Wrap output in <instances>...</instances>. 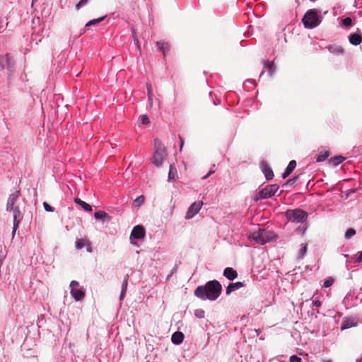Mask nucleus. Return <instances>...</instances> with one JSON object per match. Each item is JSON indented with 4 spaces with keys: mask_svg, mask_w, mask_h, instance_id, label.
<instances>
[{
    "mask_svg": "<svg viewBox=\"0 0 362 362\" xmlns=\"http://www.w3.org/2000/svg\"><path fill=\"white\" fill-rule=\"evenodd\" d=\"M358 254V256L356 259V262H362V251L359 252Z\"/></svg>",
    "mask_w": 362,
    "mask_h": 362,
    "instance_id": "c03bdc74",
    "label": "nucleus"
},
{
    "mask_svg": "<svg viewBox=\"0 0 362 362\" xmlns=\"http://www.w3.org/2000/svg\"><path fill=\"white\" fill-rule=\"evenodd\" d=\"M79 283L76 281H71L70 283L71 294L76 300H81L85 297V291L83 287L78 288Z\"/></svg>",
    "mask_w": 362,
    "mask_h": 362,
    "instance_id": "0eeeda50",
    "label": "nucleus"
},
{
    "mask_svg": "<svg viewBox=\"0 0 362 362\" xmlns=\"http://www.w3.org/2000/svg\"><path fill=\"white\" fill-rule=\"evenodd\" d=\"M286 216L289 221L296 223L303 222L308 217L307 213L301 209L288 210Z\"/></svg>",
    "mask_w": 362,
    "mask_h": 362,
    "instance_id": "423d86ee",
    "label": "nucleus"
},
{
    "mask_svg": "<svg viewBox=\"0 0 362 362\" xmlns=\"http://www.w3.org/2000/svg\"><path fill=\"white\" fill-rule=\"evenodd\" d=\"M43 206L45 211L48 212H53L54 208L49 205L47 202H43Z\"/></svg>",
    "mask_w": 362,
    "mask_h": 362,
    "instance_id": "c9c22d12",
    "label": "nucleus"
},
{
    "mask_svg": "<svg viewBox=\"0 0 362 362\" xmlns=\"http://www.w3.org/2000/svg\"><path fill=\"white\" fill-rule=\"evenodd\" d=\"M214 173V170H211L209 173L207 175H206L205 176H204L202 177L203 180H205L209 176H210L211 174Z\"/></svg>",
    "mask_w": 362,
    "mask_h": 362,
    "instance_id": "a18cd8bd",
    "label": "nucleus"
},
{
    "mask_svg": "<svg viewBox=\"0 0 362 362\" xmlns=\"http://www.w3.org/2000/svg\"><path fill=\"white\" fill-rule=\"evenodd\" d=\"M184 334L181 332H175L173 335L171 340L175 344H180L183 341Z\"/></svg>",
    "mask_w": 362,
    "mask_h": 362,
    "instance_id": "f3484780",
    "label": "nucleus"
},
{
    "mask_svg": "<svg viewBox=\"0 0 362 362\" xmlns=\"http://www.w3.org/2000/svg\"><path fill=\"white\" fill-rule=\"evenodd\" d=\"M88 239L86 238L77 239V240L76 241V247L78 250H81L86 245H88Z\"/></svg>",
    "mask_w": 362,
    "mask_h": 362,
    "instance_id": "4be33fe9",
    "label": "nucleus"
},
{
    "mask_svg": "<svg viewBox=\"0 0 362 362\" xmlns=\"http://www.w3.org/2000/svg\"><path fill=\"white\" fill-rule=\"evenodd\" d=\"M342 23L346 27L351 26L352 25V19L350 17H346L343 19Z\"/></svg>",
    "mask_w": 362,
    "mask_h": 362,
    "instance_id": "f704fd0d",
    "label": "nucleus"
},
{
    "mask_svg": "<svg viewBox=\"0 0 362 362\" xmlns=\"http://www.w3.org/2000/svg\"><path fill=\"white\" fill-rule=\"evenodd\" d=\"M157 45L160 49L163 54V55H165V52L168 51L170 49V45L168 42H165L163 41H159L157 42Z\"/></svg>",
    "mask_w": 362,
    "mask_h": 362,
    "instance_id": "412c9836",
    "label": "nucleus"
},
{
    "mask_svg": "<svg viewBox=\"0 0 362 362\" xmlns=\"http://www.w3.org/2000/svg\"><path fill=\"white\" fill-rule=\"evenodd\" d=\"M255 332H257V335L259 334V331L257 329H255Z\"/></svg>",
    "mask_w": 362,
    "mask_h": 362,
    "instance_id": "3c124183",
    "label": "nucleus"
},
{
    "mask_svg": "<svg viewBox=\"0 0 362 362\" xmlns=\"http://www.w3.org/2000/svg\"><path fill=\"white\" fill-rule=\"evenodd\" d=\"M132 32H133L134 40L135 43L136 44L138 48L140 49L139 42V40L137 39V37H136V36L135 35L134 30H133Z\"/></svg>",
    "mask_w": 362,
    "mask_h": 362,
    "instance_id": "a19ab883",
    "label": "nucleus"
},
{
    "mask_svg": "<svg viewBox=\"0 0 362 362\" xmlns=\"http://www.w3.org/2000/svg\"><path fill=\"white\" fill-rule=\"evenodd\" d=\"M194 315L198 318H204V311L202 309H197L194 311Z\"/></svg>",
    "mask_w": 362,
    "mask_h": 362,
    "instance_id": "72a5a7b5",
    "label": "nucleus"
},
{
    "mask_svg": "<svg viewBox=\"0 0 362 362\" xmlns=\"http://www.w3.org/2000/svg\"><path fill=\"white\" fill-rule=\"evenodd\" d=\"M344 160L345 158L342 156H337L331 158L330 163H332L333 165H337L342 163Z\"/></svg>",
    "mask_w": 362,
    "mask_h": 362,
    "instance_id": "393cba45",
    "label": "nucleus"
},
{
    "mask_svg": "<svg viewBox=\"0 0 362 362\" xmlns=\"http://www.w3.org/2000/svg\"><path fill=\"white\" fill-rule=\"evenodd\" d=\"M132 32H133L134 40L135 43L136 44L138 48L140 49L139 42V40L137 39V37H136V36L135 35L134 30H133Z\"/></svg>",
    "mask_w": 362,
    "mask_h": 362,
    "instance_id": "79ce46f5",
    "label": "nucleus"
},
{
    "mask_svg": "<svg viewBox=\"0 0 362 362\" xmlns=\"http://www.w3.org/2000/svg\"><path fill=\"white\" fill-rule=\"evenodd\" d=\"M328 49L329 52L336 55H340L344 53V49L340 45H329Z\"/></svg>",
    "mask_w": 362,
    "mask_h": 362,
    "instance_id": "a211bd4d",
    "label": "nucleus"
},
{
    "mask_svg": "<svg viewBox=\"0 0 362 362\" xmlns=\"http://www.w3.org/2000/svg\"><path fill=\"white\" fill-rule=\"evenodd\" d=\"M223 276L229 280H234L238 276L237 272L231 267H227L223 271Z\"/></svg>",
    "mask_w": 362,
    "mask_h": 362,
    "instance_id": "ddd939ff",
    "label": "nucleus"
},
{
    "mask_svg": "<svg viewBox=\"0 0 362 362\" xmlns=\"http://www.w3.org/2000/svg\"><path fill=\"white\" fill-rule=\"evenodd\" d=\"M128 279H129V275L127 274L124 279V281H123V284H122V292H121V297L120 298H122L126 291H127V284H128Z\"/></svg>",
    "mask_w": 362,
    "mask_h": 362,
    "instance_id": "cd10ccee",
    "label": "nucleus"
},
{
    "mask_svg": "<svg viewBox=\"0 0 362 362\" xmlns=\"http://www.w3.org/2000/svg\"><path fill=\"white\" fill-rule=\"evenodd\" d=\"M261 169L267 180L273 179V170L266 161H262L261 163Z\"/></svg>",
    "mask_w": 362,
    "mask_h": 362,
    "instance_id": "9b49d317",
    "label": "nucleus"
},
{
    "mask_svg": "<svg viewBox=\"0 0 362 362\" xmlns=\"http://www.w3.org/2000/svg\"><path fill=\"white\" fill-rule=\"evenodd\" d=\"M322 362H332V361L327 360V361H323Z\"/></svg>",
    "mask_w": 362,
    "mask_h": 362,
    "instance_id": "8fccbe9b",
    "label": "nucleus"
},
{
    "mask_svg": "<svg viewBox=\"0 0 362 362\" xmlns=\"http://www.w3.org/2000/svg\"><path fill=\"white\" fill-rule=\"evenodd\" d=\"M180 150L182 151V147L184 146V141H183V139H182V138L181 136H180Z\"/></svg>",
    "mask_w": 362,
    "mask_h": 362,
    "instance_id": "49530a36",
    "label": "nucleus"
},
{
    "mask_svg": "<svg viewBox=\"0 0 362 362\" xmlns=\"http://www.w3.org/2000/svg\"><path fill=\"white\" fill-rule=\"evenodd\" d=\"M302 21L306 28H315L320 23L317 11L315 9L308 10L304 15Z\"/></svg>",
    "mask_w": 362,
    "mask_h": 362,
    "instance_id": "39448f33",
    "label": "nucleus"
},
{
    "mask_svg": "<svg viewBox=\"0 0 362 362\" xmlns=\"http://www.w3.org/2000/svg\"><path fill=\"white\" fill-rule=\"evenodd\" d=\"M154 148L155 152L152 158V161L154 165L159 167L163 163V159L167 156V153L163 144L158 139H154Z\"/></svg>",
    "mask_w": 362,
    "mask_h": 362,
    "instance_id": "20e7f679",
    "label": "nucleus"
},
{
    "mask_svg": "<svg viewBox=\"0 0 362 362\" xmlns=\"http://www.w3.org/2000/svg\"><path fill=\"white\" fill-rule=\"evenodd\" d=\"M94 217L98 220L110 221L111 217L104 211H98L94 214Z\"/></svg>",
    "mask_w": 362,
    "mask_h": 362,
    "instance_id": "6ab92c4d",
    "label": "nucleus"
},
{
    "mask_svg": "<svg viewBox=\"0 0 362 362\" xmlns=\"http://www.w3.org/2000/svg\"><path fill=\"white\" fill-rule=\"evenodd\" d=\"M21 196L20 190H17L12 193L7 201L6 211L13 213V234L16 233L20 221L23 218V215L19 209V204L18 203L19 197Z\"/></svg>",
    "mask_w": 362,
    "mask_h": 362,
    "instance_id": "f03ea898",
    "label": "nucleus"
},
{
    "mask_svg": "<svg viewBox=\"0 0 362 362\" xmlns=\"http://www.w3.org/2000/svg\"><path fill=\"white\" fill-rule=\"evenodd\" d=\"M296 167V161L294 160H292L289 162L287 168H286L285 172L282 175V177L284 179L286 178L295 169Z\"/></svg>",
    "mask_w": 362,
    "mask_h": 362,
    "instance_id": "4468645a",
    "label": "nucleus"
},
{
    "mask_svg": "<svg viewBox=\"0 0 362 362\" xmlns=\"http://www.w3.org/2000/svg\"><path fill=\"white\" fill-rule=\"evenodd\" d=\"M357 325V322L353 318H344L341 329V330L349 329L353 327H356Z\"/></svg>",
    "mask_w": 362,
    "mask_h": 362,
    "instance_id": "f8f14e48",
    "label": "nucleus"
},
{
    "mask_svg": "<svg viewBox=\"0 0 362 362\" xmlns=\"http://www.w3.org/2000/svg\"><path fill=\"white\" fill-rule=\"evenodd\" d=\"M86 246L87 247V251L89 252H91V247H90V243L89 241H88V245H87Z\"/></svg>",
    "mask_w": 362,
    "mask_h": 362,
    "instance_id": "de8ad7c7",
    "label": "nucleus"
},
{
    "mask_svg": "<svg viewBox=\"0 0 362 362\" xmlns=\"http://www.w3.org/2000/svg\"><path fill=\"white\" fill-rule=\"evenodd\" d=\"M276 238V236L274 232L262 228H259L258 230L253 232L248 237L251 243L254 242L255 244L259 245H264Z\"/></svg>",
    "mask_w": 362,
    "mask_h": 362,
    "instance_id": "7ed1b4c3",
    "label": "nucleus"
},
{
    "mask_svg": "<svg viewBox=\"0 0 362 362\" xmlns=\"http://www.w3.org/2000/svg\"><path fill=\"white\" fill-rule=\"evenodd\" d=\"M290 362H302V359L296 355H292L290 356Z\"/></svg>",
    "mask_w": 362,
    "mask_h": 362,
    "instance_id": "e433bc0d",
    "label": "nucleus"
},
{
    "mask_svg": "<svg viewBox=\"0 0 362 362\" xmlns=\"http://www.w3.org/2000/svg\"><path fill=\"white\" fill-rule=\"evenodd\" d=\"M144 197L143 195H141L134 200L133 206L136 208H139L144 204Z\"/></svg>",
    "mask_w": 362,
    "mask_h": 362,
    "instance_id": "bb28decb",
    "label": "nucleus"
},
{
    "mask_svg": "<svg viewBox=\"0 0 362 362\" xmlns=\"http://www.w3.org/2000/svg\"><path fill=\"white\" fill-rule=\"evenodd\" d=\"M147 91H148V100L150 102V105H152L153 93H152V88H151V85H149V84L147 85Z\"/></svg>",
    "mask_w": 362,
    "mask_h": 362,
    "instance_id": "473e14b6",
    "label": "nucleus"
},
{
    "mask_svg": "<svg viewBox=\"0 0 362 362\" xmlns=\"http://www.w3.org/2000/svg\"><path fill=\"white\" fill-rule=\"evenodd\" d=\"M264 71H262V72L261 73V74H260V76H262L264 74Z\"/></svg>",
    "mask_w": 362,
    "mask_h": 362,
    "instance_id": "603ef678",
    "label": "nucleus"
},
{
    "mask_svg": "<svg viewBox=\"0 0 362 362\" xmlns=\"http://www.w3.org/2000/svg\"><path fill=\"white\" fill-rule=\"evenodd\" d=\"M279 189V185H270L266 186L264 188H263L262 190H260L258 192V196L257 197V200L259 199H267L273 195L276 192V191Z\"/></svg>",
    "mask_w": 362,
    "mask_h": 362,
    "instance_id": "6e6552de",
    "label": "nucleus"
},
{
    "mask_svg": "<svg viewBox=\"0 0 362 362\" xmlns=\"http://www.w3.org/2000/svg\"><path fill=\"white\" fill-rule=\"evenodd\" d=\"M349 42L354 45H358L362 42V35L358 33H353L349 36Z\"/></svg>",
    "mask_w": 362,
    "mask_h": 362,
    "instance_id": "dca6fc26",
    "label": "nucleus"
},
{
    "mask_svg": "<svg viewBox=\"0 0 362 362\" xmlns=\"http://www.w3.org/2000/svg\"><path fill=\"white\" fill-rule=\"evenodd\" d=\"M313 305L315 307H320L321 306V302L320 300L316 299L313 300Z\"/></svg>",
    "mask_w": 362,
    "mask_h": 362,
    "instance_id": "ea45409f",
    "label": "nucleus"
},
{
    "mask_svg": "<svg viewBox=\"0 0 362 362\" xmlns=\"http://www.w3.org/2000/svg\"><path fill=\"white\" fill-rule=\"evenodd\" d=\"M90 0H80L79 2L76 5V9L79 11L84 6H86Z\"/></svg>",
    "mask_w": 362,
    "mask_h": 362,
    "instance_id": "c756f323",
    "label": "nucleus"
},
{
    "mask_svg": "<svg viewBox=\"0 0 362 362\" xmlns=\"http://www.w3.org/2000/svg\"><path fill=\"white\" fill-rule=\"evenodd\" d=\"M306 250H307V246L303 245L299 251V257L303 258V256L305 255V254L306 253Z\"/></svg>",
    "mask_w": 362,
    "mask_h": 362,
    "instance_id": "4c0bfd02",
    "label": "nucleus"
},
{
    "mask_svg": "<svg viewBox=\"0 0 362 362\" xmlns=\"http://www.w3.org/2000/svg\"><path fill=\"white\" fill-rule=\"evenodd\" d=\"M104 18H105V16L101 17V18H97V19L91 20V21H88V22L86 23V27H89V26H90V25H93L98 24V23H99L100 22L103 21L104 20Z\"/></svg>",
    "mask_w": 362,
    "mask_h": 362,
    "instance_id": "c85d7f7f",
    "label": "nucleus"
},
{
    "mask_svg": "<svg viewBox=\"0 0 362 362\" xmlns=\"http://www.w3.org/2000/svg\"><path fill=\"white\" fill-rule=\"evenodd\" d=\"M146 235V230L144 226L137 225L134 226L131 233V237L135 239H143Z\"/></svg>",
    "mask_w": 362,
    "mask_h": 362,
    "instance_id": "9d476101",
    "label": "nucleus"
},
{
    "mask_svg": "<svg viewBox=\"0 0 362 362\" xmlns=\"http://www.w3.org/2000/svg\"><path fill=\"white\" fill-rule=\"evenodd\" d=\"M334 281V279L332 277L327 278L324 282V287L328 288L330 287Z\"/></svg>",
    "mask_w": 362,
    "mask_h": 362,
    "instance_id": "2f4dec72",
    "label": "nucleus"
},
{
    "mask_svg": "<svg viewBox=\"0 0 362 362\" xmlns=\"http://www.w3.org/2000/svg\"><path fill=\"white\" fill-rule=\"evenodd\" d=\"M244 286V283L238 281L235 283L230 284L226 288V294L229 295L232 291L239 289Z\"/></svg>",
    "mask_w": 362,
    "mask_h": 362,
    "instance_id": "2eb2a0df",
    "label": "nucleus"
},
{
    "mask_svg": "<svg viewBox=\"0 0 362 362\" xmlns=\"http://www.w3.org/2000/svg\"><path fill=\"white\" fill-rule=\"evenodd\" d=\"M355 234H356L355 229L351 228L346 230V232L345 233V237H346V238L349 239V238H352Z\"/></svg>",
    "mask_w": 362,
    "mask_h": 362,
    "instance_id": "7c9ffc66",
    "label": "nucleus"
},
{
    "mask_svg": "<svg viewBox=\"0 0 362 362\" xmlns=\"http://www.w3.org/2000/svg\"><path fill=\"white\" fill-rule=\"evenodd\" d=\"M264 68L267 69L270 76H272L275 71V66L273 62L266 61Z\"/></svg>",
    "mask_w": 362,
    "mask_h": 362,
    "instance_id": "5701e85b",
    "label": "nucleus"
},
{
    "mask_svg": "<svg viewBox=\"0 0 362 362\" xmlns=\"http://www.w3.org/2000/svg\"><path fill=\"white\" fill-rule=\"evenodd\" d=\"M74 202L77 204L81 206L86 211H92L91 206L89 205L88 204H87L86 202L82 201L81 199L75 198Z\"/></svg>",
    "mask_w": 362,
    "mask_h": 362,
    "instance_id": "aec40b11",
    "label": "nucleus"
},
{
    "mask_svg": "<svg viewBox=\"0 0 362 362\" xmlns=\"http://www.w3.org/2000/svg\"><path fill=\"white\" fill-rule=\"evenodd\" d=\"M202 202H195L189 207L185 218L190 219L194 217L201 209L202 206Z\"/></svg>",
    "mask_w": 362,
    "mask_h": 362,
    "instance_id": "1a4fd4ad",
    "label": "nucleus"
},
{
    "mask_svg": "<svg viewBox=\"0 0 362 362\" xmlns=\"http://www.w3.org/2000/svg\"><path fill=\"white\" fill-rule=\"evenodd\" d=\"M298 178V176H296L291 179H289L287 182V184H290V185L293 184L297 180Z\"/></svg>",
    "mask_w": 362,
    "mask_h": 362,
    "instance_id": "37998d69",
    "label": "nucleus"
},
{
    "mask_svg": "<svg viewBox=\"0 0 362 362\" xmlns=\"http://www.w3.org/2000/svg\"><path fill=\"white\" fill-rule=\"evenodd\" d=\"M141 120L142 124H147L150 122L148 117L146 115H144L141 116Z\"/></svg>",
    "mask_w": 362,
    "mask_h": 362,
    "instance_id": "58836bf2",
    "label": "nucleus"
},
{
    "mask_svg": "<svg viewBox=\"0 0 362 362\" xmlns=\"http://www.w3.org/2000/svg\"><path fill=\"white\" fill-rule=\"evenodd\" d=\"M329 152L327 151L320 152L316 157L317 162H322L325 160L329 156Z\"/></svg>",
    "mask_w": 362,
    "mask_h": 362,
    "instance_id": "b1692460",
    "label": "nucleus"
},
{
    "mask_svg": "<svg viewBox=\"0 0 362 362\" xmlns=\"http://www.w3.org/2000/svg\"><path fill=\"white\" fill-rule=\"evenodd\" d=\"M177 176V169L175 165H170L169 173H168V178L169 180H175Z\"/></svg>",
    "mask_w": 362,
    "mask_h": 362,
    "instance_id": "a878e982",
    "label": "nucleus"
},
{
    "mask_svg": "<svg viewBox=\"0 0 362 362\" xmlns=\"http://www.w3.org/2000/svg\"><path fill=\"white\" fill-rule=\"evenodd\" d=\"M222 286L216 280L208 281L205 286H199L194 291V295L202 300H215L221 295Z\"/></svg>",
    "mask_w": 362,
    "mask_h": 362,
    "instance_id": "f257e3e1",
    "label": "nucleus"
},
{
    "mask_svg": "<svg viewBox=\"0 0 362 362\" xmlns=\"http://www.w3.org/2000/svg\"><path fill=\"white\" fill-rule=\"evenodd\" d=\"M1 30H2V19L0 17V32L1 31Z\"/></svg>",
    "mask_w": 362,
    "mask_h": 362,
    "instance_id": "09e8293b",
    "label": "nucleus"
}]
</instances>
